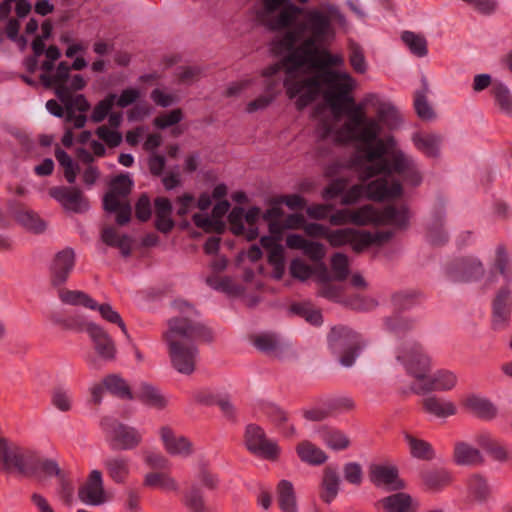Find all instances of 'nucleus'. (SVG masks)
<instances>
[{"label": "nucleus", "mask_w": 512, "mask_h": 512, "mask_svg": "<svg viewBox=\"0 0 512 512\" xmlns=\"http://www.w3.org/2000/svg\"><path fill=\"white\" fill-rule=\"evenodd\" d=\"M320 86H326L325 101L335 113H344L347 120L342 126L347 140L369 143L381 133V126L375 118L367 117L365 108L378 99L376 94H368L361 102L355 103L352 91L356 80L347 72L324 70L319 75Z\"/></svg>", "instance_id": "obj_1"}, {"label": "nucleus", "mask_w": 512, "mask_h": 512, "mask_svg": "<svg viewBox=\"0 0 512 512\" xmlns=\"http://www.w3.org/2000/svg\"><path fill=\"white\" fill-rule=\"evenodd\" d=\"M340 137L345 142H357L356 140H347L342 128L340 129ZM376 140L377 138L369 143L359 141L367 146L364 158L369 162L359 170V179L367 181L375 176L382 175L389 181H396L391 175L397 173L402 176L406 183L418 186L422 182V175L414 159L402 150H393L386 155V147L382 140H379L375 146H371Z\"/></svg>", "instance_id": "obj_2"}, {"label": "nucleus", "mask_w": 512, "mask_h": 512, "mask_svg": "<svg viewBox=\"0 0 512 512\" xmlns=\"http://www.w3.org/2000/svg\"><path fill=\"white\" fill-rule=\"evenodd\" d=\"M168 327L163 337L171 364L179 373L189 375L194 372L199 355L195 342L205 337L206 329L187 317L170 319Z\"/></svg>", "instance_id": "obj_3"}, {"label": "nucleus", "mask_w": 512, "mask_h": 512, "mask_svg": "<svg viewBox=\"0 0 512 512\" xmlns=\"http://www.w3.org/2000/svg\"><path fill=\"white\" fill-rule=\"evenodd\" d=\"M298 30L308 33L309 36L284 59L285 63L291 64L294 68H301L313 61L319 53V48L335 36L331 15L319 9L306 11Z\"/></svg>", "instance_id": "obj_4"}, {"label": "nucleus", "mask_w": 512, "mask_h": 512, "mask_svg": "<svg viewBox=\"0 0 512 512\" xmlns=\"http://www.w3.org/2000/svg\"><path fill=\"white\" fill-rule=\"evenodd\" d=\"M71 68L66 62H60L53 75L42 73L40 80L47 88H54L57 98L65 105L66 108V121H73V127L76 129L83 128L87 122V117L84 115L90 108V104L84 95L79 94L75 97L68 95V90L65 86L69 80Z\"/></svg>", "instance_id": "obj_5"}, {"label": "nucleus", "mask_w": 512, "mask_h": 512, "mask_svg": "<svg viewBox=\"0 0 512 512\" xmlns=\"http://www.w3.org/2000/svg\"><path fill=\"white\" fill-rule=\"evenodd\" d=\"M364 194L367 199L373 201L394 199L402 194V185L399 181H389L385 177L377 178L367 185L356 184L343 194L341 204H355Z\"/></svg>", "instance_id": "obj_6"}, {"label": "nucleus", "mask_w": 512, "mask_h": 512, "mask_svg": "<svg viewBox=\"0 0 512 512\" xmlns=\"http://www.w3.org/2000/svg\"><path fill=\"white\" fill-rule=\"evenodd\" d=\"M329 347L339 357L341 365L350 367L354 364L366 344L361 336L345 326L331 329L328 336Z\"/></svg>", "instance_id": "obj_7"}, {"label": "nucleus", "mask_w": 512, "mask_h": 512, "mask_svg": "<svg viewBox=\"0 0 512 512\" xmlns=\"http://www.w3.org/2000/svg\"><path fill=\"white\" fill-rule=\"evenodd\" d=\"M287 69L289 75L283 81V86L289 99H295V106L298 110L314 102L320 94L321 86L318 75L304 78H294L291 76L292 70L295 69L291 64Z\"/></svg>", "instance_id": "obj_8"}, {"label": "nucleus", "mask_w": 512, "mask_h": 512, "mask_svg": "<svg viewBox=\"0 0 512 512\" xmlns=\"http://www.w3.org/2000/svg\"><path fill=\"white\" fill-rule=\"evenodd\" d=\"M36 458L35 451L0 439V463L4 469H15L23 475L32 476L35 474Z\"/></svg>", "instance_id": "obj_9"}, {"label": "nucleus", "mask_w": 512, "mask_h": 512, "mask_svg": "<svg viewBox=\"0 0 512 512\" xmlns=\"http://www.w3.org/2000/svg\"><path fill=\"white\" fill-rule=\"evenodd\" d=\"M101 427L106 433L110 448L114 451L133 450L141 444L143 439L142 432L135 427L112 422L110 419H103Z\"/></svg>", "instance_id": "obj_10"}, {"label": "nucleus", "mask_w": 512, "mask_h": 512, "mask_svg": "<svg viewBox=\"0 0 512 512\" xmlns=\"http://www.w3.org/2000/svg\"><path fill=\"white\" fill-rule=\"evenodd\" d=\"M389 235L384 236L382 233H370L367 231H359L354 228L329 229L327 242L332 247H342L351 245L355 252H361L369 245L388 239Z\"/></svg>", "instance_id": "obj_11"}, {"label": "nucleus", "mask_w": 512, "mask_h": 512, "mask_svg": "<svg viewBox=\"0 0 512 512\" xmlns=\"http://www.w3.org/2000/svg\"><path fill=\"white\" fill-rule=\"evenodd\" d=\"M397 360L403 364L407 373L415 378V383H422L432 367L431 357L418 343L400 349Z\"/></svg>", "instance_id": "obj_12"}, {"label": "nucleus", "mask_w": 512, "mask_h": 512, "mask_svg": "<svg viewBox=\"0 0 512 512\" xmlns=\"http://www.w3.org/2000/svg\"><path fill=\"white\" fill-rule=\"evenodd\" d=\"M370 482L376 487H383L389 491H400L406 483L399 476L398 467L390 462L372 463L368 468Z\"/></svg>", "instance_id": "obj_13"}, {"label": "nucleus", "mask_w": 512, "mask_h": 512, "mask_svg": "<svg viewBox=\"0 0 512 512\" xmlns=\"http://www.w3.org/2000/svg\"><path fill=\"white\" fill-rule=\"evenodd\" d=\"M245 443L253 454L268 460H275L279 455L278 445L266 438L262 428L251 424L246 428Z\"/></svg>", "instance_id": "obj_14"}, {"label": "nucleus", "mask_w": 512, "mask_h": 512, "mask_svg": "<svg viewBox=\"0 0 512 512\" xmlns=\"http://www.w3.org/2000/svg\"><path fill=\"white\" fill-rule=\"evenodd\" d=\"M49 195L55 199L66 211L84 213L89 209V201L83 192L76 187H52Z\"/></svg>", "instance_id": "obj_15"}, {"label": "nucleus", "mask_w": 512, "mask_h": 512, "mask_svg": "<svg viewBox=\"0 0 512 512\" xmlns=\"http://www.w3.org/2000/svg\"><path fill=\"white\" fill-rule=\"evenodd\" d=\"M457 375L450 370H438L431 376H426L422 383H414L411 386L413 392L423 395L432 391L447 392L456 387Z\"/></svg>", "instance_id": "obj_16"}, {"label": "nucleus", "mask_w": 512, "mask_h": 512, "mask_svg": "<svg viewBox=\"0 0 512 512\" xmlns=\"http://www.w3.org/2000/svg\"><path fill=\"white\" fill-rule=\"evenodd\" d=\"M512 311V292L508 287L501 288L492 301L491 326L495 331L508 328Z\"/></svg>", "instance_id": "obj_17"}, {"label": "nucleus", "mask_w": 512, "mask_h": 512, "mask_svg": "<svg viewBox=\"0 0 512 512\" xmlns=\"http://www.w3.org/2000/svg\"><path fill=\"white\" fill-rule=\"evenodd\" d=\"M75 266V253L71 248L59 251L53 258L49 271L50 281L55 287L63 285Z\"/></svg>", "instance_id": "obj_18"}, {"label": "nucleus", "mask_w": 512, "mask_h": 512, "mask_svg": "<svg viewBox=\"0 0 512 512\" xmlns=\"http://www.w3.org/2000/svg\"><path fill=\"white\" fill-rule=\"evenodd\" d=\"M79 499L91 506H99L106 502L102 473L92 470L86 482L78 490Z\"/></svg>", "instance_id": "obj_19"}, {"label": "nucleus", "mask_w": 512, "mask_h": 512, "mask_svg": "<svg viewBox=\"0 0 512 512\" xmlns=\"http://www.w3.org/2000/svg\"><path fill=\"white\" fill-rule=\"evenodd\" d=\"M84 330L89 335L96 353L106 361L113 360L116 355V348L111 337L95 323L85 324Z\"/></svg>", "instance_id": "obj_20"}, {"label": "nucleus", "mask_w": 512, "mask_h": 512, "mask_svg": "<svg viewBox=\"0 0 512 512\" xmlns=\"http://www.w3.org/2000/svg\"><path fill=\"white\" fill-rule=\"evenodd\" d=\"M420 480L425 491L438 493L452 483L453 475L444 467H431L420 472Z\"/></svg>", "instance_id": "obj_21"}, {"label": "nucleus", "mask_w": 512, "mask_h": 512, "mask_svg": "<svg viewBox=\"0 0 512 512\" xmlns=\"http://www.w3.org/2000/svg\"><path fill=\"white\" fill-rule=\"evenodd\" d=\"M484 268L476 258H465L460 260L455 267L450 269L449 278L454 283H465L478 280L482 277Z\"/></svg>", "instance_id": "obj_22"}, {"label": "nucleus", "mask_w": 512, "mask_h": 512, "mask_svg": "<svg viewBox=\"0 0 512 512\" xmlns=\"http://www.w3.org/2000/svg\"><path fill=\"white\" fill-rule=\"evenodd\" d=\"M160 437L165 450L173 456L187 457L192 453V443L182 435H176L171 428L160 429Z\"/></svg>", "instance_id": "obj_23"}, {"label": "nucleus", "mask_w": 512, "mask_h": 512, "mask_svg": "<svg viewBox=\"0 0 512 512\" xmlns=\"http://www.w3.org/2000/svg\"><path fill=\"white\" fill-rule=\"evenodd\" d=\"M103 466L110 479L116 484L126 483L131 473L130 459L123 455L106 458Z\"/></svg>", "instance_id": "obj_24"}, {"label": "nucleus", "mask_w": 512, "mask_h": 512, "mask_svg": "<svg viewBox=\"0 0 512 512\" xmlns=\"http://www.w3.org/2000/svg\"><path fill=\"white\" fill-rule=\"evenodd\" d=\"M340 484L337 469L332 466L325 467L320 484V498L327 504L331 503L339 493Z\"/></svg>", "instance_id": "obj_25"}, {"label": "nucleus", "mask_w": 512, "mask_h": 512, "mask_svg": "<svg viewBox=\"0 0 512 512\" xmlns=\"http://www.w3.org/2000/svg\"><path fill=\"white\" fill-rule=\"evenodd\" d=\"M463 405L470 413L484 420H491L497 414L496 406L489 399L479 395H469Z\"/></svg>", "instance_id": "obj_26"}, {"label": "nucleus", "mask_w": 512, "mask_h": 512, "mask_svg": "<svg viewBox=\"0 0 512 512\" xmlns=\"http://www.w3.org/2000/svg\"><path fill=\"white\" fill-rule=\"evenodd\" d=\"M453 460L457 465L476 466L483 464L484 457L474 446L464 441H458L454 445Z\"/></svg>", "instance_id": "obj_27"}, {"label": "nucleus", "mask_w": 512, "mask_h": 512, "mask_svg": "<svg viewBox=\"0 0 512 512\" xmlns=\"http://www.w3.org/2000/svg\"><path fill=\"white\" fill-rule=\"evenodd\" d=\"M303 13V9L292 2L281 8L279 13L267 20V27L271 31H281L290 27L298 15Z\"/></svg>", "instance_id": "obj_28"}, {"label": "nucleus", "mask_w": 512, "mask_h": 512, "mask_svg": "<svg viewBox=\"0 0 512 512\" xmlns=\"http://www.w3.org/2000/svg\"><path fill=\"white\" fill-rule=\"evenodd\" d=\"M379 504L387 512H417L418 504L413 498L404 492H397L382 498Z\"/></svg>", "instance_id": "obj_29"}, {"label": "nucleus", "mask_w": 512, "mask_h": 512, "mask_svg": "<svg viewBox=\"0 0 512 512\" xmlns=\"http://www.w3.org/2000/svg\"><path fill=\"white\" fill-rule=\"evenodd\" d=\"M424 410L438 418L453 416L457 412L454 402L437 396H429L423 399Z\"/></svg>", "instance_id": "obj_30"}, {"label": "nucleus", "mask_w": 512, "mask_h": 512, "mask_svg": "<svg viewBox=\"0 0 512 512\" xmlns=\"http://www.w3.org/2000/svg\"><path fill=\"white\" fill-rule=\"evenodd\" d=\"M277 500L282 512H297V500L293 484L281 480L277 485Z\"/></svg>", "instance_id": "obj_31"}, {"label": "nucleus", "mask_w": 512, "mask_h": 512, "mask_svg": "<svg viewBox=\"0 0 512 512\" xmlns=\"http://www.w3.org/2000/svg\"><path fill=\"white\" fill-rule=\"evenodd\" d=\"M490 93L499 110L505 115L512 116V94L508 86L501 81H494Z\"/></svg>", "instance_id": "obj_32"}, {"label": "nucleus", "mask_w": 512, "mask_h": 512, "mask_svg": "<svg viewBox=\"0 0 512 512\" xmlns=\"http://www.w3.org/2000/svg\"><path fill=\"white\" fill-rule=\"evenodd\" d=\"M296 451L301 461L310 465H321L327 460L326 453L310 441L299 443Z\"/></svg>", "instance_id": "obj_33"}, {"label": "nucleus", "mask_w": 512, "mask_h": 512, "mask_svg": "<svg viewBox=\"0 0 512 512\" xmlns=\"http://www.w3.org/2000/svg\"><path fill=\"white\" fill-rule=\"evenodd\" d=\"M409 221V213L406 207L396 208L387 206L379 210V223L394 225L399 228L407 226Z\"/></svg>", "instance_id": "obj_34"}, {"label": "nucleus", "mask_w": 512, "mask_h": 512, "mask_svg": "<svg viewBox=\"0 0 512 512\" xmlns=\"http://www.w3.org/2000/svg\"><path fill=\"white\" fill-rule=\"evenodd\" d=\"M58 297L62 303L67 305L84 306L92 310L97 307V302L83 291L61 288L58 291Z\"/></svg>", "instance_id": "obj_35"}, {"label": "nucleus", "mask_w": 512, "mask_h": 512, "mask_svg": "<svg viewBox=\"0 0 512 512\" xmlns=\"http://www.w3.org/2000/svg\"><path fill=\"white\" fill-rule=\"evenodd\" d=\"M415 147L428 157H436L439 153L441 139L435 134L417 133L413 136Z\"/></svg>", "instance_id": "obj_36"}, {"label": "nucleus", "mask_w": 512, "mask_h": 512, "mask_svg": "<svg viewBox=\"0 0 512 512\" xmlns=\"http://www.w3.org/2000/svg\"><path fill=\"white\" fill-rule=\"evenodd\" d=\"M136 398L143 403L158 409H162L167 405V399L160 393V391L147 383L141 384L136 393Z\"/></svg>", "instance_id": "obj_37"}, {"label": "nucleus", "mask_w": 512, "mask_h": 512, "mask_svg": "<svg viewBox=\"0 0 512 512\" xmlns=\"http://www.w3.org/2000/svg\"><path fill=\"white\" fill-rule=\"evenodd\" d=\"M404 438L409 447L410 454L414 458L421 460H432L434 458V450L428 442L415 438L410 434H405Z\"/></svg>", "instance_id": "obj_38"}, {"label": "nucleus", "mask_w": 512, "mask_h": 512, "mask_svg": "<svg viewBox=\"0 0 512 512\" xmlns=\"http://www.w3.org/2000/svg\"><path fill=\"white\" fill-rule=\"evenodd\" d=\"M401 39L413 55L422 58L428 54L427 40L423 35L404 31Z\"/></svg>", "instance_id": "obj_39"}, {"label": "nucleus", "mask_w": 512, "mask_h": 512, "mask_svg": "<svg viewBox=\"0 0 512 512\" xmlns=\"http://www.w3.org/2000/svg\"><path fill=\"white\" fill-rule=\"evenodd\" d=\"M469 495L478 502L487 500L490 495V487L486 479L479 474H473L467 480Z\"/></svg>", "instance_id": "obj_40"}, {"label": "nucleus", "mask_w": 512, "mask_h": 512, "mask_svg": "<svg viewBox=\"0 0 512 512\" xmlns=\"http://www.w3.org/2000/svg\"><path fill=\"white\" fill-rule=\"evenodd\" d=\"M351 216V224L357 226L379 224V210L369 204L351 210Z\"/></svg>", "instance_id": "obj_41"}, {"label": "nucleus", "mask_w": 512, "mask_h": 512, "mask_svg": "<svg viewBox=\"0 0 512 512\" xmlns=\"http://www.w3.org/2000/svg\"><path fill=\"white\" fill-rule=\"evenodd\" d=\"M321 439L332 450H345L350 446L348 436L337 429H325L321 432Z\"/></svg>", "instance_id": "obj_42"}, {"label": "nucleus", "mask_w": 512, "mask_h": 512, "mask_svg": "<svg viewBox=\"0 0 512 512\" xmlns=\"http://www.w3.org/2000/svg\"><path fill=\"white\" fill-rule=\"evenodd\" d=\"M428 85L425 79H423V88L416 91L414 96V107L417 115L423 120H432L435 117V113L428 103L427 100Z\"/></svg>", "instance_id": "obj_43"}, {"label": "nucleus", "mask_w": 512, "mask_h": 512, "mask_svg": "<svg viewBox=\"0 0 512 512\" xmlns=\"http://www.w3.org/2000/svg\"><path fill=\"white\" fill-rule=\"evenodd\" d=\"M144 485L151 488H160L165 491H176L178 489L175 479L166 473L146 474Z\"/></svg>", "instance_id": "obj_44"}, {"label": "nucleus", "mask_w": 512, "mask_h": 512, "mask_svg": "<svg viewBox=\"0 0 512 512\" xmlns=\"http://www.w3.org/2000/svg\"><path fill=\"white\" fill-rule=\"evenodd\" d=\"M17 220L23 227L34 233H41L46 228L45 222L32 210L19 211Z\"/></svg>", "instance_id": "obj_45"}, {"label": "nucleus", "mask_w": 512, "mask_h": 512, "mask_svg": "<svg viewBox=\"0 0 512 512\" xmlns=\"http://www.w3.org/2000/svg\"><path fill=\"white\" fill-rule=\"evenodd\" d=\"M105 388L112 394L122 399H132L133 396L129 386L124 379L117 375H109L103 381Z\"/></svg>", "instance_id": "obj_46"}, {"label": "nucleus", "mask_w": 512, "mask_h": 512, "mask_svg": "<svg viewBox=\"0 0 512 512\" xmlns=\"http://www.w3.org/2000/svg\"><path fill=\"white\" fill-rule=\"evenodd\" d=\"M300 33L301 32L298 30V28L294 31H286L281 38L273 40L272 50L274 52L288 51L287 55H290L298 47L295 46V44L298 41Z\"/></svg>", "instance_id": "obj_47"}, {"label": "nucleus", "mask_w": 512, "mask_h": 512, "mask_svg": "<svg viewBox=\"0 0 512 512\" xmlns=\"http://www.w3.org/2000/svg\"><path fill=\"white\" fill-rule=\"evenodd\" d=\"M300 33L301 32L298 30V28L294 31H286L281 38L273 40L272 50L274 52L288 51L287 55H290L298 47L295 46V44L298 41Z\"/></svg>", "instance_id": "obj_48"}, {"label": "nucleus", "mask_w": 512, "mask_h": 512, "mask_svg": "<svg viewBox=\"0 0 512 512\" xmlns=\"http://www.w3.org/2000/svg\"><path fill=\"white\" fill-rule=\"evenodd\" d=\"M254 346L261 352L270 354L280 349V341L275 334L261 333L252 338Z\"/></svg>", "instance_id": "obj_49"}, {"label": "nucleus", "mask_w": 512, "mask_h": 512, "mask_svg": "<svg viewBox=\"0 0 512 512\" xmlns=\"http://www.w3.org/2000/svg\"><path fill=\"white\" fill-rule=\"evenodd\" d=\"M349 63L357 74H365L368 70L364 50L356 43H351L349 46Z\"/></svg>", "instance_id": "obj_50"}, {"label": "nucleus", "mask_w": 512, "mask_h": 512, "mask_svg": "<svg viewBox=\"0 0 512 512\" xmlns=\"http://www.w3.org/2000/svg\"><path fill=\"white\" fill-rule=\"evenodd\" d=\"M495 268L505 278L507 282H512V268L510 266V256L504 245L496 247Z\"/></svg>", "instance_id": "obj_51"}, {"label": "nucleus", "mask_w": 512, "mask_h": 512, "mask_svg": "<svg viewBox=\"0 0 512 512\" xmlns=\"http://www.w3.org/2000/svg\"><path fill=\"white\" fill-rule=\"evenodd\" d=\"M291 311L312 325H321L323 322L321 312L314 309L309 303L294 304L291 306Z\"/></svg>", "instance_id": "obj_52"}, {"label": "nucleus", "mask_w": 512, "mask_h": 512, "mask_svg": "<svg viewBox=\"0 0 512 512\" xmlns=\"http://www.w3.org/2000/svg\"><path fill=\"white\" fill-rule=\"evenodd\" d=\"M35 466V474L33 476L43 474L46 476H56L59 480H63V476H65L55 460L41 459L37 455Z\"/></svg>", "instance_id": "obj_53"}, {"label": "nucleus", "mask_w": 512, "mask_h": 512, "mask_svg": "<svg viewBox=\"0 0 512 512\" xmlns=\"http://www.w3.org/2000/svg\"><path fill=\"white\" fill-rule=\"evenodd\" d=\"M344 64V58L340 54H331L327 50H320L318 55L313 59V61L308 62L306 65H311L313 67H331V66H342Z\"/></svg>", "instance_id": "obj_54"}, {"label": "nucleus", "mask_w": 512, "mask_h": 512, "mask_svg": "<svg viewBox=\"0 0 512 512\" xmlns=\"http://www.w3.org/2000/svg\"><path fill=\"white\" fill-rule=\"evenodd\" d=\"M331 268L334 279L343 281L349 274L348 257L343 253H335L331 258Z\"/></svg>", "instance_id": "obj_55"}, {"label": "nucleus", "mask_w": 512, "mask_h": 512, "mask_svg": "<svg viewBox=\"0 0 512 512\" xmlns=\"http://www.w3.org/2000/svg\"><path fill=\"white\" fill-rule=\"evenodd\" d=\"M51 401L53 406L62 411L68 412L72 409L73 400L71 393L63 388H56L52 392Z\"/></svg>", "instance_id": "obj_56"}, {"label": "nucleus", "mask_w": 512, "mask_h": 512, "mask_svg": "<svg viewBox=\"0 0 512 512\" xmlns=\"http://www.w3.org/2000/svg\"><path fill=\"white\" fill-rule=\"evenodd\" d=\"M116 94H109L103 100H101L93 109L91 114V120L95 123L103 121L112 109L116 100Z\"/></svg>", "instance_id": "obj_57"}, {"label": "nucleus", "mask_w": 512, "mask_h": 512, "mask_svg": "<svg viewBox=\"0 0 512 512\" xmlns=\"http://www.w3.org/2000/svg\"><path fill=\"white\" fill-rule=\"evenodd\" d=\"M96 309H98L101 317L113 324H117L122 332L128 337L127 329L125 323L123 322L120 314L115 311L110 304H101L97 305Z\"/></svg>", "instance_id": "obj_58"}, {"label": "nucleus", "mask_w": 512, "mask_h": 512, "mask_svg": "<svg viewBox=\"0 0 512 512\" xmlns=\"http://www.w3.org/2000/svg\"><path fill=\"white\" fill-rule=\"evenodd\" d=\"M343 475L348 483L360 486L363 481V470L359 463L348 462L343 466Z\"/></svg>", "instance_id": "obj_59"}, {"label": "nucleus", "mask_w": 512, "mask_h": 512, "mask_svg": "<svg viewBox=\"0 0 512 512\" xmlns=\"http://www.w3.org/2000/svg\"><path fill=\"white\" fill-rule=\"evenodd\" d=\"M131 188L132 181L130 178L127 175H119L111 181L109 192L125 199L130 193Z\"/></svg>", "instance_id": "obj_60"}, {"label": "nucleus", "mask_w": 512, "mask_h": 512, "mask_svg": "<svg viewBox=\"0 0 512 512\" xmlns=\"http://www.w3.org/2000/svg\"><path fill=\"white\" fill-rule=\"evenodd\" d=\"M183 119L181 109H174L166 114H162L154 119V125L160 129H165L179 123Z\"/></svg>", "instance_id": "obj_61"}, {"label": "nucleus", "mask_w": 512, "mask_h": 512, "mask_svg": "<svg viewBox=\"0 0 512 512\" xmlns=\"http://www.w3.org/2000/svg\"><path fill=\"white\" fill-rule=\"evenodd\" d=\"M97 136L109 147H117L122 142V134L109 129L107 126H100L96 129Z\"/></svg>", "instance_id": "obj_62"}, {"label": "nucleus", "mask_w": 512, "mask_h": 512, "mask_svg": "<svg viewBox=\"0 0 512 512\" xmlns=\"http://www.w3.org/2000/svg\"><path fill=\"white\" fill-rule=\"evenodd\" d=\"M347 186V180L339 178L331 181L322 191L324 200H332L344 193Z\"/></svg>", "instance_id": "obj_63"}, {"label": "nucleus", "mask_w": 512, "mask_h": 512, "mask_svg": "<svg viewBox=\"0 0 512 512\" xmlns=\"http://www.w3.org/2000/svg\"><path fill=\"white\" fill-rule=\"evenodd\" d=\"M290 273L294 278L305 281L312 275V268L301 259H294L290 264Z\"/></svg>", "instance_id": "obj_64"}]
</instances>
